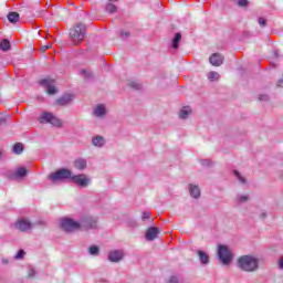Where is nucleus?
Wrapping results in <instances>:
<instances>
[{"label":"nucleus","instance_id":"obj_1","mask_svg":"<svg viewBox=\"0 0 283 283\" xmlns=\"http://www.w3.org/2000/svg\"><path fill=\"white\" fill-rule=\"evenodd\" d=\"M259 260L251 255H243L239 258L238 265L241 271H245L247 273H253L259 269Z\"/></svg>","mask_w":283,"mask_h":283},{"label":"nucleus","instance_id":"obj_2","mask_svg":"<svg viewBox=\"0 0 283 283\" xmlns=\"http://www.w3.org/2000/svg\"><path fill=\"white\" fill-rule=\"evenodd\" d=\"M86 35L87 29L83 23H77L70 30V39L74 45L83 43Z\"/></svg>","mask_w":283,"mask_h":283},{"label":"nucleus","instance_id":"obj_3","mask_svg":"<svg viewBox=\"0 0 283 283\" xmlns=\"http://www.w3.org/2000/svg\"><path fill=\"white\" fill-rule=\"evenodd\" d=\"M218 258L224 266H229L233 261V252L227 245H218Z\"/></svg>","mask_w":283,"mask_h":283},{"label":"nucleus","instance_id":"obj_4","mask_svg":"<svg viewBox=\"0 0 283 283\" xmlns=\"http://www.w3.org/2000/svg\"><path fill=\"white\" fill-rule=\"evenodd\" d=\"M39 123L49 125H52L53 127H63V120H61L59 117L54 116V114L50 112H44L39 117Z\"/></svg>","mask_w":283,"mask_h":283},{"label":"nucleus","instance_id":"obj_5","mask_svg":"<svg viewBox=\"0 0 283 283\" xmlns=\"http://www.w3.org/2000/svg\"><path fill=\"white\" fill-rule=\"evenodd\" d=\"M72 170L67 168H61L55 172H52L49 178L52 182H61L62 180H72Z\"/></svg>","mask_w":283,"mask_h":283},{"label":"nucleus","instance_id":"obj_6","mask_svg":"<svg viewBox=\"0 0 283 283\" xmlns=\"http://www.w3.org/2000/svg\"><path fill=\"white\" fill-rule=\"evenodd\" d=\"M60 224H61V228L64 231H67L69 233L72 231H78V229H81V223L70 218L62 219Z\"/></svg>","mask_w":283,"mask_h":283},{"label":"nucleus","instance_id":"obj_7","mask_svg":"<svg viewBox=\"0 0 283 283\" xmlns=\"http://www.w3.org/2000/svg\"><path fill=\"white\" fill-rule=\"evenodd\" d=\"M98 227V218L93 216L83 217L80 221V229H96Z\"/></svg>","mask_w":283,"mask_h":283},{"label":"nucleus","instance_id":"obj_8","mask_svg":"<svg viewBox=\"0 0 283 283\" xmlns=\"http://www.w3.org/2000/svg\"><path fill=\"white\" fill-rule=\"evenodd\" d=\"M71 180L77 185V187H82L83 189H85V187H90L92 184V179L85 174L73 175Z\"/></svg>","mask_w":283,"mask_h":283},{"label":"nucleus","instance_id":"obj_9","mask_svg":"<svg viewBox=\"0 0 283 283\" xmlns=\"http://www.w3.org/2000/svg\"><path fill=\"white\" fill-rule=\"evenodd\" d=\"M39 85H41V87H44L46 94H49L50 96L56 94V86L54 85V80L43 78L39 82Z\"/></svg>","mask_w":283,"mask_h":283},{"label":"nucleus","instance_id":"obj_10","mask_svg":"<svg viewBox=\"0 0 283 283\" xmlns=\"http://www.w3.org/2000/svg\"><path fill=\"white\" fill-rule=\"evenodd\" d=\"M28 176V169L25 167H19L13 172L10 174L11 180H21Z\"/></svg>","mask_w":283,"mask_h":283},{"label":"nucleus","instance_id":"obj_11","mask_svg":"<svg viewBox=\"0 0 283 283\" xmlns=\"http://www.w3.org/2000/svg\"><path fill=\"white\" fill-rule=\"evenodd\" d=\"M14 227L18 231L25 232L32 229V222L28 221L27 219H20L15 222Z\"/></svg>","mask_w":283,"mask_h":283},{"label":"nucleus","instance_id":"obj_12","mask_svg":"<svg viewBox=\"0 0 283 283\" xmlns=\"http://www.w3.org/2000/svg\"><path fill=\"white\" fill-rule=\"evenodd\" d=\"M125 258L123 250H113L108 253L109 262H120Z\"/></svg>","mask_w":283,"mask_h":283},{"label":"nucleus","instance_id":"obj_13","mask_svg":"<svg viewBox=\"0 0 283 283\" xmlns=\"http://www.w3.org/2000/svg\"><path fill=\"white\" fill-rule=\"evenodd\" d=\"M211 65H214V67H220L222 63H224V55L220 53H214L209 59Z\"/></svg>","mask_w":283,"mask_h":283},{"label":"nucleus","instance_id":"obj_14","mask_svg":"<svg viewBox=\"0 0 283 283\" xmlns=\"http://www.w3.org/2000/svg\"><path fill=\"white\" fill-rule=\"evenodd\" d=\"M107 115V108L103 104H98L94 109H93V116L96 118H105Z\"/></svg>","mask_w":283,"mask_h":283},{"label":"nucleus","instance_id":"obj_15","mask_svg":"<svg viewBox=\"0 0 283 283\" xmlns=\"http://www.w3.org/2000/svg\"><path fill=\"white\" fill-rule=\"evenodd\" d=\"M105 143H107V140H105V137L101 136V135H96L92 137V146L93 147H98L99 149L105 147Z\"/></svg>","mask_w":283,"mask_h":283},{"label":"nucleus","instance_id":"obj_16","mask_svg":"<svg viewBox=\"0 0 283 283\" xmlns=\"http://www.w3.org/2000/svg\"><path fill=\"white\" fill-rule=\"evenodd\" d=\"M72 101H74V95L64 94L60 98L56 99V103L63 107L65 105H70V103H72Z\"/></svg>","mask_w":283,"mask_h":283},{"label":"nucleus","instance_id":"obj_17","mask_svg":"<svg viewBox=\"0 0 283 283\" xmlns=\"http://www.w3.org/2000/svg\"><path fill=\"white\" fill-rule=\"evenodd\" d=\"M74 167L78 171H85V169H87V159H85L83 157H80V158L75 159L74 160Z\"/></svg>","mask_w":283,"mask_h":283},{"label":"nucleus","instance_id":"obj_18","mask_svg":"<svg viewBox=\"0 0 283 283\" xmlns=\"http://www.w3.org/2000/svg\"><path fill=\"white\" fill-rule=\"evenodd\" d=\"M158 233H160V230L158 228L155 227H150L147 229L146 231V240H156V238H158Z\"/></svg>","mask_w":283,"mask_h":283},{"label":"nucleus","instance_id":"obj_19","mask_svg":"<svg viewBox=\"0 0 283 283\" xmlns=\"http://www.w3.org/2000/svg\"><path fill=\"white\" fill-rule=\"evenodd\" d=\"M197 255H198L199 262H200V264H202V266H207L209 264V262H210L209 253H207L202 250H198Z\"/></svg>","mask_w":283,"mask_h":283},{"label":"nucleus","instance_id":"obj_20","mask_svg":"<svg viewBox=\"0 0 283 283\" xmlns=\"http://www.w3.org/2000/svg\"><path fill=\"white\" fill-rule=\"evenodd\" d=\"M188 190L191 198H195V199L200 198V187H198V185L190 184L188 187Z\"/></svg>","mask_w":283,"mask_h":283},{"label":"nucleus","instance_id":"obj_21","mask_svg":"<svg viewBox=\"0 0 283 283\" xmlns=\"http://www.w3.org/2000/svg\"><path fill=\"white\" fill-rule=\"evenodd\" d=\"M180 41H182V34L176 33L171 42V48H174V50H178Z\"/></svg>","mask_w":283,"mask_h":283},{"label":"nucleus","instance_id":"obj_22","mask_svg":"<svg viewBox=\"0 0 283 283\" xmlns=\"http://www.w3.org/2000/svg\"><path fill=\"white\" fill-rule=\"evenodd\" d=\"M189 114H191V107L185 106L179 112V118H182V119L188 118Z\"/></svg>","mask_w":283,"mask_h":283},{"label":"nucleus","instance_id":"obj_23","mask_svg":"<svg viewBox=\"0 0 283 283\" xmlns=\"http://www.w3.org/2000/svg\"><path fill=\"white\" fill-rule=\"evenodd\" d=\"M19 19H20V15H19V13H17V12H10V13L8 14V21H9L10 23H18Z\"/></svg>","mask_w":283,"mask_h":283},{"label":"nucleus","instance_id":"obj_24","mask_svg":"<svg viewBox=\"0 0 283 283\" xmlns=\"http://www.w3.org/2000/svg\"><path fill=\"white\" fill-rule=\"evenodd\" d=\"M235 201L238 205H244V202H249V196L248 195H237Z\"/></svg>","mask_w":283,"mask_h":283},{"label":"nucleus","instance_id":"obj_25","mask_svg":"<svg viewBox=\"0 0 283 283\" xmlns=\"http://www.w3.org/2000/svg\"><path fill=\"white\" fill-rule=\"evenodd\" d=\"M105 10H106V12H108L109 14H114V13H116V11L118 10V8H117L115 4L108 2V3L106 4V7H105Z\"/></svg>","mask_w":283,"mask_h":283},{"label":"nucleus","instance_id":"obj_26","mask_svg":"<svg viewBox=\"0 0 283 283\" xmlns=\"http://www.w3.org/2000/svg\"><path fill=\"white\" fill-rule=\"evenodd\" d=\"M13 154H17L18 156L23 154V144L21 143H17L14 146H13Z\"/></svg>","mask_w":283,"mask_h":283},{"label":"nucleus","instance_id":"obj_27","mask_svg":"<svg viewBox=\"0 0 283 283\" xmlns=\"http://www.w3.org/2000/svg\"><path fill=\"white\" fill-rule=\"evenodd\" d=\"M88 253H90V255L96 256V255H98V253H101V249L98 248V245H91L88 248Z\"/></svg>","mask_w":283,"mask_h":283},{"label":"nucleus","instance_id":"obj_28","mask_svg":"<svg viewBox=\"0 0 283 283\" xmlns=\"http://www.w3.org/2000/svg\"><path fill=\"white\" fill-rule=\"evenodd\" d=\"M0 49L2 50V52H8V50H10V41H8L7 39L2 40V42L0 43Z\"/></svg>","mask_w":283,"mask_h":283},{"label":"nucleus","instance_id":"obj_29","mask_svg":"<svg viewBox=\"0 0 283 283\" xmlns=\"http://www.w3.org/2000/svg\"><path fill=\"white\" fill-rule=\"evenodd\" d=\"M233 174L241 185H247V178L242 177L240 171L234 170Z\"/></svg>","mask_w":283,"mask_h":283},{"label":"nucleus","instance_id":"obj_30","mask_svg":"<svg viewBox=\"0 0 283 283\" xmlns=\"http://www.w3.org/2000/svg\"><path fill=\"white\" fill-rule=\"evenodd\" d=\"M28 277H30V280L36 277V270L33 266H29V269H28Z\"/></svg>","mask_w":283,"mask_h":283},{"label":"nucleus","instance_id":"obj_31","mask_svg":"<svg viewBox=\"0 0 283 283\" xmlns=\"http://www.w3.org/2000/svg\"><path fill=\"white\" fill-rule=\"evenodd\" d=\"M208 78L210 80V81H218V78H220V74H218V72H210V73H208Z\"/></svg>","mask_w":283,"mask_h":283},{"label":"nucleus","instance_id":"obj_32","mask_svg":"<svg viewBox=\"0 0 283 283\" xmlns=\"http://www.w3.org/2000/svg\"><path fill=\"white\" fill-rule=\"evenodd\" d=\"M13 258L14 260H23V258H25V250L23 249L19 250Z\"/></svg>","mask_w":283,"mask_h":283},{"label":"nucleus","instance_id":"obj_33","mask_svg":"<svg viewBox=\"0 0 283 283\" xmlns=\"http://www.w3.org/2000/svg\"><path fill=\"white\" fill-rule=\"evenodd\" d=\"M238 6L239 8H247V6H249V0H239Z\"/></svg>","mask_w":283,"mask_h":283},{"label":"nucleus","instance_id":"obj_34","mask_svg":"<svg viewBox=\"0 0 283 283\" xmlns=\"http://www.w3.org/2000/svg\"><path fill=\"white\" fill-rule=\"evenodd\" d=\"M150 216H151V212L144 211L142 214V220H149Z\"/></svg>","mask_w":283,"mask_h":283},{"label":"nucleus","instance_id":"obj_35","mask_svg":"<svg viewBox=\"0 0 283 283\" xmlns=\"http://www.w3.org/2000/svg\"><path fill=\"white\" fill-rule=\"evenodd\" d=\"M168 283H180V279L178 276H170Z\"/></svg>","mask_w":283,"mask_h":283},{"label":"nucleus","instance_id":"obj_36","mask_svg":"<svg viewBox=\"0 0 283 283\" xmlns=\"http://www.w3.org/2000/svg\"><path fill=\"white\" fill-rule=\"evenodd\" d=\"M259 25H261V28H264V25H266V19L264 18H259Z\"/></svg>","mask_w":283,"mask_h":283},{"label":"nucleus","instance_id":"obj_37","mask_svg":"<svg viewBox=\"0 0 283 283\" xmlns=\"http://www.w3.org/2000/svg\"><path fill=\"white\" fill-rule=\"evenodd\" d=\"M277 269H280L281 271H283V256H281L277 261Z\"/></svg>","mask_w":283,"mask_h":283},{"label":"nucleus","instance_id":"obj_38","mask_svg":"<svg viewBox=\"0 0 283 283\" xmlns=\"http://www.w3.org/2000/svg\"><path fill=\"white\" fill-rule=\"evenodd\" d=\"M201 165L202 167H209V165H211V161H209V159H203L201 160Z\"/></svg>","mask_w":283,"mask_h":283},{"label":"nucleus","instance_id":"obj_39","mask_svg":"<svg viewBox=\"0 0 283 283\" xmlns=\"http://www.w3.org/2000/svg\"><path fill=\"white\" fill-rule=\"evenodd\" d=\"M51 48H52L51 44H46V45L41 46V51L46 52V50H50Z\"/></svg>","mask_w":283,"mask_h":283},{"label":"nucleus","instance_id":"obj_40","mask_svg":"<svg viewBox=\"0 0 283 283\" xmlns=\"http://www.w3.org/2000/svg\"><path fill=\"white\" fill-rule=\"evenodd\" d=\"M260 101H269V95H259Z\"/></svg>","mask_w":283,"mask_h":283},{"label":"nucleus","instance_id":"obj_41","mask_svg":"<svg viewBox=\"0 0 283 283\" xmlns=\"http://www.w3.org/2000/svg\"><path fill=\"white\" fill-rule=\"evenodd\" d=\"M129 38V32H122V39H127Z\"/></svg>","mask_w":283,"mask_h":283},{"label":"nucleus","instance_id":"obj_42","mask_svg":"<svg viewBox=\"0 0 283 283\" xmlns=\"http://www.w3.org/2000/svg\"><path fill=\"white\" fill-rule=\"evenodd\" d=\"M1 262H2V264H4V265L10 264V259L3 258V259L1 260Z\"/></svg>","mask_w":283,"mask_h":283},{"label":"nucleus","instance_id":"obj_43","mask_svg":"<svg viewBox=\"0 0 283 283\" xmlns=\"http://www.w3.org/2000/svg\"><path fill=\"white\" fill-rule=\"evenodd\" d=\"M277 87H283V80L277 81Z\"/></svg>","mask_w":283,"mask_h":283},{"label":"nucleus","instance_id":"obj_44","mask_svg":"<svg viewBox=\"0 0 283 283\" xmlns=\"http://www.w3.org/2000/svg\"><path fill=\"white\" fill-rule=\"evenodd\" d=\"M261 218H262V219L266 218V212H263V213L261 214Z\"/></svg>","mask_w":283,"mask_h":283},{"label":"nucleus","instance_id":"obj_45","mask_svg":"<svg viewBox=\"0 0 283 283\" xmlns=\"http://www.w3.org/2000/svg\"><path fill=\"white\" fill-rule=\"evenodd\" d=\"M274 56L277 59V56H279L277 51H274Z\"/></svg>","mask_w":283,"mask_h":283},{"label":"nucleus","instance_id":"obj_46","mask_svg":"<svg viewBox=\"0 0 283 283\" xmlns=\"http://www.w3.org/2000/svg\"><path fill=\"white\" fill-rule=\"evenodd\" d=\"M82 74H87V71H85V70H82Z\"/></svg>","mask_w":283,"mask_h":283},{"label":"nucleus","instance_id":"obj_47","mask_svg":"<svg viewBox=\"0 0 283 283\" xmlns=\"http://www.w3.org/2000/svg\"><path fill=\"white\" fill-rule=\"evenodd\" d=\"M108 1H118V0H108Z\"/></svg>","mask_w":283,"mask_h":283}]
</instances>
